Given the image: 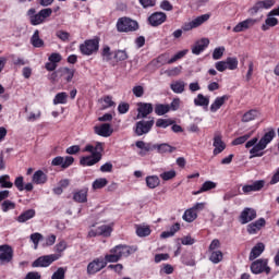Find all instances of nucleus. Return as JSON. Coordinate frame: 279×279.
Masks as SVG:
<instances>
[{"label": "nucleus", "mask_w": 279, "mask_h": 279, "mask_svg": "<svg viewBox=\"0 0 279 279\" xmlns=\"http://www.w3.org/2000/svg\"><path fill=\"white\" fill-rule=\"evenodd\" d=\"M276 137V131L270 129L268 132L264 134V136L258 141V137H253L245 144V148L250 149V158H262L265 156V149H267V145L274 141Z\"/></svg>", "instance_id": "obj_1"}, {"label": "nucleus", "mask_w": 279, "mask_h": 279, "mask_svg": "<svg viewBox=\"0 0 279 279\" xmlns=\"http://www.w3.org/2000/svg\"><path fill=\"white\" fill-rule=\"evenodd\" d=\"M84 151H88L92 155L82 157L80 161L81 165L83 167H93V165H97V162L101 160V151H104V143L97 142L95 145L87 144L84 148Z\"/></svg>", "instance_id": "obj_2"}, {"label": "nucleus", "mask_w": 279, "mask_h": 279, "mask_svg": "<svg viewBox=\"0 0 279 279\" xmlns=\"http://www.w3.org/2000/svg\"><path fill=\"white\" fill-rule=\"evenodd\" d=\"M134 252H136V247L120 244L111 248L110 254H107L105 258L108 263H119L121 258H128Z\"/></svg>", "instance_id": "obj_3"}, {"label": "nucleus", "mask_w": 279, "mask_h": 279, "mask_svg": "<svg viewBox=\"0 0 279 279\" xmlns=\"http://www.w3.org/2000/svg\"><path fill=\"white\" fill-rule=\"evenodd\" d=\"M209 20H210L209 13L199 15L190 22H185L181 28L172 33V36L173 38H182L183 32H191V29H197V27H202V25H204V23H206Z\"/></svg>", "instance_id": "obj_4"}, {"label": "nucleus", "mask_w": 279, "mask_h": 279, "mask_svg": "<svg viewBox=\"0 0 279 279\" xmlns=\"http://www.w3.org/2000/svg\"><path fill=\"white\" fill-rule=\"evenodd\" d=\"M116 26L117 31L121 33L136 32L138 29V22L130 17H120Z\"/></svg>", "instance_id": "obj_5"}, {"label": "nucleus", "mask_w": 279, "mask_h": 279, "mask_svg": "<svg viewBox=\"0 0 279 279\" xmlns=\"http://www.w3.org/2000/svg\"><path fill=\"white\" fill-rule=\"evenodd\" d=\"M80 51L83 56H93L99 51V38L87 39L80 45Z\"/></svg>", "instance_id": "obj_6"}, {"label": "nucleus", "mask_w": 279, "mask_h": 279, "mask_svg": "<svg viewBox=\"0 0 279 279\" xmlns=\"http://www.w3.org/2000/svg\"><path fill=\"white\" fill-rule=\"evenodd\" d=\"M252 274H271V268L269 267V259H257L251 264Z\"/></svg>", "instance_id": "obj_7"}, {"label": "nucleus", "mask_w": 279, "mask_h": 279, "mask_svg": "<svg viewBox=\"0 0 279 279\" xmlns=\"http://www.w3.org/2000/svg\"><path fill=\"white\" fill-rule=\"evenodd\" d=\"M108 265V260H106V257H98L90 262L87 265V274L88 276H95V274H98V271H101Z\"/></svg>", "instance_id": "obj_8"}, {"label": "nucleus", "mask_w": 279, "mask_h": 279, "mask_svg": "<svg viewBox=\"0 0 279 279\" xmlns=\"http://www.w3.org/2000/svg\"><path fill=\"white\" fill-rule=\"evenodd\" d=\"M60 258H61L60 254L45 255V256L38 257L33 263V267H49L51 263H56V260H59Z\"/></svg>", "instance_id": "obj_9"}, {"label": "nucleus", "mask_w": 279, "mask_h": 279, "mask_svg": "<svg viewBox=\"0 0 279 279\" xmlns=\"http://www.w3.org/2000/svg\"><path fill=\"white\" fill-rule=\"evenodd\" d=\"M53 14V10L50 8L43 9L35 15L31 16V25H41V23H45V19H49Z\"/></svg>", "instance_id": "obj_10"}, {"label": "nucleus", "mask_w": 279, "mask_h": 279, "mask_svg": "<svg viewBox=\"0 0 279 279\" xmlns=\"http://www.w3.org/2000/svg\"><path fill=\"white\" fill-rule=\"evenodd\" d=\"M112 234V225H102L96 229H92L88 232L90 239L95 236H110Z\"/></svg>", "instance_id": "obj_11"}, {"label": "nucleus", "mask_w": 279, "mask_h": 279, "mask_svg": "<svg viewBox=\"0 0 279 279\" xmlns=\"http://www.w3.org/2000/svg\"><path fill=\"white\" fill-rule=\"evenodd\" d=\"M151 128H154V119L149 121H138L135 125V134L137 136H143V134H149Z\"/></svg>", "instance_id": "obj_12"}, {"label": "nucleus", "mask_w": 279, "mask_h": 279, "mask_svg": "<svg viewBox=\"0 0 279 279\" xmlns=\"http://www.w3.org/2000/svg\"><path fill=\"white\" fill-rule=\"evenodd\" d=\"M256 23H258L257 19L248 17V19L238 23L233 27V32L235 34H240L241 32H247V29H252V27H254V25H256Z\"/></svg>", "instance_id": "obj_13"}, {"label": "nucleus", "mask_w": 279, "mask_h": 279, "mask_svg": "<svg viewBox=\"0 0 279 279\" xmlns=\"http://www.w3.org/2000/svg\"><path fill=\"white\" fill-rule=\"evenodd\" d=\"M73 162H75V158L71 156H58L52 159L51 165L52 167H61V169H69V167H71Z\"/></svg>", "instance_id": "obj_14"}, {"label": "nucleus", "mask_w": 279, "mask_h": 279, "mask_svg": "<svg viewBox=\"0 0 279 279\" xmlns=\"http://www.w3.org/2000/svg\"><path fill=\"white\" fill-rule=\"evenodd\" d=\"M256 217H257L256 209L245 207L240 214V223H242V226H245V223H250V221H254Z\"/></svg>", "instance_id": "obj_15"}, {"label": "nucleus", "mask_w": 279, "mask_h": 279, "mask_svg": "<svg viewBox=\"0 0 279 279\" xmlns=\"http://www.w3.org/2000/svg\"><path fill=\"white\" fill-rule=\"evenodd\" d=\"M137 119H145L154 112V105L150 102H140L137 104Z\"/></svg>", "instance_id": "obj_16"}, {"label": "nucleus", "mask_w": 279, "mask_h": 279, "mask_svg": "<svg viewBox=\"0 0 279 279\" xmlns=\"http://www.w3.org/2000/svg\"><path fill=\"white\" fill-rule=\"evenodd\" d=\"M208 45H210V39L206 37L201 38L194 44V47H192V53L194 56H199L201 53H204V51L208 49Z\"/></svg>", "instance_id": "obj_17"}, {"label": "nucleus", "mask_w": 279, "mask_h": 279, "mask_svg": "<svg viewBox=\"0 0 279 279\" xmlns=\"http://www.w3.org/2000/svg\"><path fill=\"white\" fill-rule=\"evenodd\" d=\"M267 221L265 220V218H259L254 222H251L246 226V232H248V234H258V232H260V230H263V228H265Z\"/></svg>", "instance_id": "obj_18"}, {"label": "nucleus", "mask_w": 279, "mask_h": 279, "mask_svg": "<svg viewBox=\"0 0 279 279\" xmlns=\"http://www.w3.org/2000/svg\"><path fill=\"white\" fill-rule=\"evenodd\" d=\"M165 21H167V13L165 12H155L148 17L151 27H158L159 25H162Z\"/></svg>", "instance_id": "obj_19"}, {"label": "nucleus", "mask_w": 279, "mask_h": 279, "mask_svg": "<svg viewBox=\"0 0 279 279\" xmlns=\"http://www.w3.org/2000/svg\"><path fill=\"white\" fill-rule=\"evenodd\" d=\"M73 199L77 202V204H86L88 202V187L73 192Z\"/></svg>", "instance_id": "obj_20"}, {"label": "nucleus", "mask_w": 279, "mask_h": 279, "mask_svg": "<svg viewBox=\"0 0 279 279\" xmlns=\"http://www.w3.org/2000/svg\"><path fill=\"white\" fill-rule=\"evenodd\" d=\"M13 251L8 245L0 246V263H10L12 260Z\"/></svg>", "instance_id": "obj_21"}, {"label": "nucleus", "mask_w": 279, "mask_h": 279, "mask_svg": "<svg viewBox=\"0 0 279 279\" xmlns=\"http://www.w3.org/2000/svg\"><path fill=\"white\" fill-rule=\"evenodd\" d=\"M95 132L98 134V136H104L105 138H108V136H112L113 130L109 123H104L99 126H95Z\"/></svg>", "instance_id": "obj_22"}, {"label": "nucleus", "mask_w": 279, "mask_h": 279, "mask_svg": "<svg viewBox=\"0 0 279 279\" xmlns=\"http://www.w3.org/2000/svg\"><path fill=\"white\" fill-rule=\"evenodd\" d=\"M136 147L141 149L138 151V156H147L148 151H154V144L151 143H145L143 141H137L135 143Z\"/></svg>", "instance_id": "obj_23"}, {"label": "nucleus", "mask_w": 279, "mask_h": 279, "mask_svg": "<svg viewBox=\"0 0 279 279\" xmlns=\"http://www.w3.org/2000/svg\"><path fill=\"white\" fill-rule=\"evenodd\" d=\"M214 147V156H219L226 149V143L221 140V135H215Z\"/></svg>", "instance_id": "obj_24"}, {"label": "nucleus", "mask_w": 279, "mask_h": 279, "mask_svg": "<svg viewBox=\"0 0 279 279\" xmlns=\"http://www.w3.org/2000/svg\"><path fill=\"white\" fill-rule=\"evenodd\" d=\"M170 88L172 93H175V95H182L186 88V83L182 80L173 81L170 84Z\"/></svg>", "instance_id": "obj_25"}, {"label": "nucleus", "mask_w": 279, "mask_h": 279, "mask_svg": "<svg viewBox=\"0 0 279 279\" xmlns=\"http://www.w3.org/2000/svg\"><path fill=\"white\" fill-rule=\"evenodd\" d=\"M265 186V181H255L253 184L244 185L242 187L243 193H254L256 191H260Z\"/></svg>", "instance_id": "obj_26"}, {"label": "nucleus", "mask_w": 279, "mask_h": 279, "mask_svg": "<svg viewBox=\"0 0 279 279\" xmlns=\"http://www.w3.org/2000/svg\"><path fill=\"white\" fill-rule=\"evenodd\" d=\"M230 99V96L223 95L220 97H217L215 101L210 105V112H217Z\"/></svg>", "instance_id": "obj_27"}, {"label": "nucleus", "mask_w": 279, "mask_h": 279, "mask_svg": "<svg viewBox=\"0 0 279 279\" xmlns=\"http://www.w3.org/2000/svg\"><path fill=\"white\" fill-rule=\"evenodd\" d=\"M47 174L43 172V170H37L34 172L32 182L33 184H47Z\"/></svg>", "instance_id": "obj_28"}, {"label": "nucleus", "mask_w": 279, "mask_h": 279, "mask_svg": "<svg viewBox=\"0 0 279 279\" xmlns=\"http://www.w3.org/2000/svg\"><path fill=\"white\" fill-rule=\"evenodd\" d=\"M263 252H265V244L257 243L250 253V260H256V258H258Z\"/></svg>", "instance_id": "obj_29"}, {"label": "nucleus", "mask_w": 279, "mask_h": 279, "mask_svg": "<svg viewBox=\"0 0 279 279\" xmlns=\"http://www.w3.org/2000/svg\"><path fill=\"white\" fill-rule=\"evenodd\" d=\"M154 149H157L158 154H173L175 147L169 144H154Z\"/></svg>", "instance_id": "obj_30"}, {"label": "nucleus", "mask_w": 279, "mask_h": 279, "mask_svg": "<svg viewBox=\"0 0 279 279\" xmlns=\"http://www.w3.org/2000/svg\"><path fill=\"white\" fill-rule=\"evenodd\" d=\"M34 217H36V210L27 209L17 217V221L19 223H25V221H29V219H34Z\"/></svg>", "instance_id": "obj_31"}, {"label": "nucleus", "mask_w": 279, "mask_h": 279, "mask_svg": "<svg viewBox=\"0 0 279 279\" xmlns=\"http://www.w3.org/2000/svg\"><path fill=\"white\" fill-rule=\"evenodd\" d=\"M31 45L36 48L45 47V41L40 38V32L38 29L33 34Z\"/></svg>", "instance_id": "obj_32"}, {"label": "nucleus", "mask_w": 279, "mask_h": 279, "mask_svg": "<svg viewBox=\"0 0 279 279\" xmlns=\"http://www.w3.org/2000/svg\"><path fill=\"white\" fill-rule=\"evenodd\" d=\"M68 99H69V94H66V92H61L54 96L52 104L53 106H58L60 104L64 105L66 104Z\"/></svg>", "instance_id": "obj_33"}, {"label": "nucleus", "mask_w": 279, "mask_h": 279, "mask_svg": "<svg viewBox=\"0 0 279 279\" xmlns=\"http://www.w3.org/2000/svg\"><path fill=\"white\" fill-rule=\"evenodd\" d=\"M59 73L61 77H64L66 82H71L73 80V75H75V70L69 68L59 69Z\"/></svg>", "instance_id": "obj_34"}, {"label": "nucleus", "mask_w": 279, "mask_h": 279, "mask_svg": "<svg viewBox=\"0 0 279 279\" xmlns=\"http://www.w3.org/2000/svg\"><path fill=\"white\" fill-rule=\"evenodd\" d=\"M213 189H217V183L213 181H206L205 183H203L199 191L194 192L193 195H199V193H206V191H213Z\"/></svg>", "instance_id": "obj_35"}, {"label": "nucleus", "mask_w": 279, "mask_h": 279, "mask_svg": "<svg viewBox=\"0 0 279 279\" xmlns=\"http://www.w3.org/2000/svg\"><path fill=\"white\" fill-rule=\"evenodd\" d=\"M146 186H148V189H156L160 186V179L158 175L146 177Z\"/></svg>", "instance_id": "obj_36"}, {"label": "nucleus", "mask_w": 279, "mask_h": 279, "mask_svg": "<svg viewBox=\"0 0 279 279\" xmlns=\"http://www.w3.org/2000/svg\"><path fill=\"white\" fill-rule=\"evenodd\" d=\"M197 219V214L193 210L191 207L190 209H186L183 214V220L187 223H193Z\"/></svg>", "instance_id": "obj_37"}, {"label": "nucleus", "mask_w": 279, "mask_h": 279, "mask_svg": "<svg viewBox=\"0 0 279 279\" xmlns=\"http://www.w3.org/2000/svg\"><path fill=\"white\" fill-rule=\"evenodd\" d=\"M208 104H210V98L204 96L203 94H198L194 98V105L195 106H202V107L205 106L207 108Z\"/></svg>", "instance_id": "obj_38"}, {"label": "nucleus", "mask_w": 279, "mask_h": 279, "mask_svg": "<svg viewBox=\"0 0 279 279\" xmlns=\"http://www.w3.org/2000/svg\"><path fill=\"white\" fill-rule=\"evenodd\" d=\"M169 110H171V107L169 105L158 104L155 106V114H157L158 117H162L163 114H167Z\"/></svg>", "instance_id": "obj_39"}, {"label": "nucleus", "mask_w": 279, "mask_h": 279, "mask_svg": "<svg viewBox=\"0 0 279 279\" xmlns=\"http://www.w3.org/2000/svg\"><path fill=\"white\" fill-rule=\"evenodd\" d=\"M105 186H108V179L106 178L96 179L92 184L94 191H98L99 189H104Z\"/></svg>", "instance_id": "obj_40"}, {"label": "nucleus", "mask_w": 279, "mask_h": 279, "mask_svg": "<svg viewBox=\"0 0 279 279\" xmlns=\"http://www.w3.org/2000/svg\"><path fill=\"white\" fill-rule=\"evenodd\" d=\"M101 58L105 62H110V60H112V50L110 49V46H102Z\"/></svg>", "instance_id": "obj_41"}, {"label": "nucleus", "mask_w": 279, "mask_h": 279, "mask_svg": "<svg viewBox=\"0 0 279 279\" xmlns=\"http://www.w3.org/2000/svg\"><path fill=\"white\" fill-rule=\"evenodd\" d=\"M136 234L137 236H149L151 234V229L149 226H137L136 227Z\"/></svg>", "instance_id": "obj_42"}, {"label": "nucleus", "mask_w": 279, "mask_h": 279, "mask_svg": "<svg viewBox=\"0 0 279 279\" xmlns=\"http://www.w3.org/2000/svg\"><path fill=\"white\" fill-rule=\"evenodd\" d=\"M209 260L214 263V265H218V263L223 260V253L221 251H213Z\"/></svg>", "instance_id": "obj_43"}, {"label": "nucleus", "mask_w": 279, "mask_h": 279, "mask_svg": "<svg viewBox=\"0 0 279 279\" xmlns=\"http://www.w3.org/2000/svg\"><path fill=\"white\" fill-rule=\"evenodd\" d=\"M173 123H175L173 120L171 119H157L156 121V128H161L163 130H167V128H169V125H173Z\"/></svg>", "instance_id": "obj_44"}, {"label": "nucleus", "mask_w": 279, "mask_h": 279, "mask_svg": "<svg viewBox=\"0 0 279 279\" xmlns=\"http://www.w3.org/2000/svg\"><path fill=\"white\" fill-rule=\"evenodd\" d=\"M226 62L227 69H229V71H236V69H239V59L234 57H229L227 58Z\"/></svg>", "instance_id": "obj_45"}, {"label": "nucleus", "mask_w": 279, "mask_h": 279, "mask_svg": "<svg viewBox=\"0 0 279 279\" xmlns=\"http://www.w3.org/2000/svg\"><path fill=\"white\" fill-rule=\"evenodd\" d=\"M256 117H258V111L250 110V111H247L246 113L243 114L242 121L244 123H250V121H254V119H256Z\"/></svg>", "instance_id": "obj_46"}, {"label": "nucleus", "mask_w": 279, "mask_h": 279, "mask_svg": "<svg viewBox=\"0 0 279 279\" xmlns=\"http://www.w3.org/2000/svg\"><path fill=\"white\" fill-rule=\"evenodd\" d=\"M1 208L2 213H9V210H14V208H16V203L10 199L3 201L1 204Z\"/></svg>", "instance_id": "obj_47"}, {"label": "nucleus", "mask_w": 279, "mask_h": 279, "mask_svg": "<svg viewBox=\"0 0 279 279\" xmlns=\"http://www.w3.org/2000/svg\"><path fill=\"white\" fill-rule=\"evenodd\" d=\"M69 247V244L66 241L61 240L59 243L54 245V252L56 254H59V256H62V252H64Z\"/></svg>", "instance_id": "obj_48"}, {"label": "nucleus", "mask_w": 279, "mask_h": 279, "mask_svg": "<svg viewBox=\"0 0 279 279\" xmlns=\"http://www.w3.org/2000/svg\"><path fill=\"white\" fill-rule=\"evenodd\" d=\"M248 138H252V132L240 137H236L232 141L231 145H243V143H247Z\"/></svg>", "instance_id": "obj_49"}, {"label": "nucleus", "mask_w": 279, "mask_h": 279, "mask_svg": "<svg viewBox=\"0 0 279 279\" xmlns=\"http://www.w3.org/2000/svg\"><path fill=\"white\" fill-rule=\"evenodd\" d=\"M186 53H189V49H184V50H181V51L177 52V53L168 61V64H173V62H178V60H182V58H184V56H186Z\"/></svg>", "instance_id": "obj_50"}, {"label": "nucleus", "mask_w": 279, "mask_h": 279, "mask_svg": "<svg viewBox=\"0 0 279 279\" xmlns=\"http://www.w3.org/2000/svg\"><path fill=\"white\" fill-rule=\"evenodd\" d=\"M56 239V234L48 235L45 239L43 238V247H51V245H54Z\"/></svg>", "instance_id": "obj_51"}, {"label": "nucleus", "mask_w": 279, "mask_h": 279, "mask_svg": "<svg viewBox=\"0 0 279 279\" xmlns=\"http://www.w3.org/2000/svg\"><path fill=\"white\" fill-rule=\"evenodd\" d=\"M263 4H260V1H257L252 8L248 9L247 13L250 16H256L258 12H262Z\"/></svg>", "instance_id": "obj_52"}, {"label": "nucleus", "mask_w": 279, "mask_h": 279, "mask_svg": "<svg viewBox=\"0 0 279 279\" xmlns=\"http://www.w3.org/2000/svg\"><path fill=\"white\" fill-rule=\"evenodd\" d=\"M113 58L117 60V62H123L124 60H128V51L116 50Z\"/></svg>", "instance_id": "obj_53"}, {"label": "nucleus", "mask_w": 279, "mask_h": 279, "mask_svg": "<svg viewBox=\"0 0 279 279\" xmlns=\"http://www.w3.org/2000/svg\"><path fill=\"white\" fill-rule=\"evenodd\" d=\"M0 184L2 189H12L14 184L10 182V175L5 174L0 177Z\"/></svg>", "instance_id": "obj_54"}, {"label": "nucleus", "mask_w": 279, "mask_h": 279, "mask_svg": "<svg viewBox=\"0 0 279 279\" xmlns=\"http://www.w3.org/2000/svg\"><path fill=\"white\" fill-rule=\"evenodd\" d=\"M100 101L102 104V110H106L108 108H112V106H114V101L112 100V96H105Z\"/></svg>", "instance_id": "obj_55"}, {"label": "nucleus", "mask_w": 279, "mask_h": 279, "mask_svg": "<svg viewBox=\"0 0 279 279\" xmlns=\"http://www.w3.org/2000/svg\"><path fill=\"white\" fill-rule=\"evenodd\" d=\"M64 276H66V268L60 267L52 274L51 279H64Z\"/></svg>", "instance_id": "obj_56"}, {"label": "nucleus", "mask_w": 279, "mask_h": 279, "mask_svg": "<svg viewBox=\"0 0 279 279\" xmlns=\"http://www.w3.org/2000/svg\"><path fill=\"white\" fill-rule=\"evenodd\" d=\"M177 173L175 170H169L160 174L161 180L165 182H168V180H173L175 178Z\"/></svg>", "instance_id": "obj_57"}, {"label": "nucleus", "mask_w": 279, "mask_h": 279, "mask_svg": "<svg viewBox=\"0 0 279 279\" xmlns=\"http://www.w3.org/2000/svg\"><path fill=\"white\" fill-rule=\"evenodd\" d=\"M31 241L34 243V250H38V243L43 241V234L40 233L31 234Z\"/></svg>", "instance_id": "obj_58"}, {"label": "nucleus", "mask_w": 279, "mask_h": 279, "mask_svg": "<svg viewBox=\"0 0 279 279\" xmlns=\"http://www.w3.org/2000/svg\"><path fill=\"white\" fill-rule=\"evenodd\" d=\"M225 51H226L225 47L215 48V50L213 52L214 60H221V58H223Z\"/></svg>", "instance_id": "obj_59"}, {"label": "nucleus", "mask_w": 279, "mask_h": 279, "mask_svg": "<svg viewBox=\"0 0 279 279\" xmlns=\"http://www.w3.org/2000/svg\"><path fill=\"white\" fill-rule=\"evenodd\" d=\"M263 10H271L276 5V0H259Z\"/></svg>", "instance_id": "obj_60"}, {"label": "nucleus", "mask_w": 279, "mask_h": 279, "mask_svg": "<svg viewBox=\"0 0 279 279\" xmlns=\"http://www.w3.org/2000/svg\"><path fill=\"white\" fill-rule=\"evenodd\" d=\"M40 117H41L40 110H38L36 113L31 112L26 117V121H28L29 123H34V121H38V119H40Z\"/></svg>", "instance_id": "obj_61"}, {"label": "nucleus", "mask_w": 279, "mask_h": 279, "mask_svg": "<svg viewBox=\"0 0 279 279\" xmlns=\"http://www.w3.org/2000/svg\"><path fill=\"white\" fill-rule=\"evenodd\" d=\"M14 186H16L17 191H25V184L23 177H17L14 181Z\"/></svg>", "instance_id": "obj_62"}, {"label": "nucleus", "mask_w": 279, "mask_h": 279, "mask_svg": "<svg viewBox=\"0 0 279 279\" xmlns=\"http://www.w3.org/2000/svg\"><path fill=\"white\" fill-rule=\"evenodd\" d=\"M160 9L165 10L166 12H171V10H173V4H171L169 0H163L160 2Z\"/></svg>", "instance_id": "obj_63"}, {"label": "nucleus", "mask_w": 279, "mask_h": 279, "mask_svg": "<svg viewBox=\"0 0 279 279\" xmlns=\"http://www.w3.org/2000/svg\"><path fill=\"white\" fill-rule=\"evenodd\" d=\"M57 36L62 40L63 43H66L69 38H71V34L64 31L57 32Z\"/></svg>", "instance_id": "obj_64"}]
</instances>
